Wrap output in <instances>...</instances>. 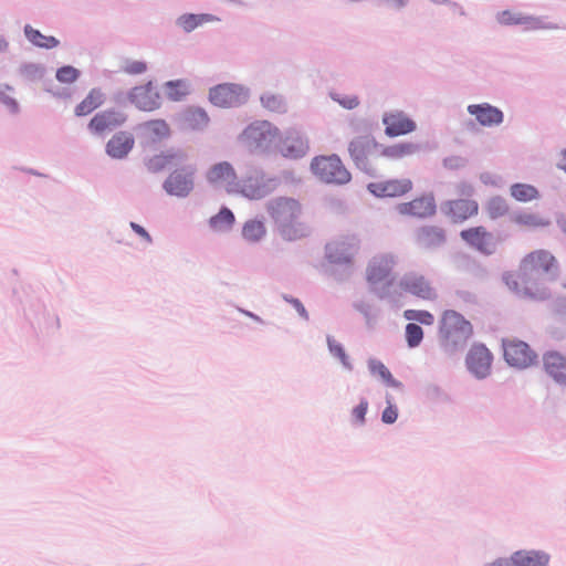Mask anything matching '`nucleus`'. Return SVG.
I'll use <instances>...</instances> for the list:
<instances>
[{
	"label": "nucleus",
	"instance_id": "47",
	"mask_svg": "<svg viewBox=\"0 0 566 566\" xmlns=\"http://www.w3.org/2000/svg\"><path fill=\"white\" fill-rule=\"evenodd\" d=\"M422 338H423V331L419 325H417L415 323L407 324L406 340H407L409 347H417L418 345H420Z\"/></svg>",
	"mask_w": 566,
	"mask_h": 566
},
{
	"label": "nucleus",
	"instance_id": "50",
	"mask_svg": "<svg viewBox=\"0 0 566 566\" xmlns=\"http://www.w3.org/2000/svg\"><path fill=\"white\" fill-rule=\"evenodd\" d=\"M387 403H388V406L382 411L381 420L385 423H389L390 424V423H394L397 420L398 410H397L396 406L392 405L390 397H387Z\"/></svg>",
	"mask_w": 566,
	"mask_h": 566
},
{
	"label": "nucleus",
	"instance_id": "25",
	"mask_svg": "<svg viewBox=\"0 0 566 566\" xmlns=\"http://www.w3.org/2000/svg\"><path fill=\"white\" fill-rule=\"evenodd\" d=\"M419 150V146L410 142H401L392 145L380 144L379 160L387 159L390 161L402 160L415 155Z\"/></svg>",
	"mask_w": 566,
	"mask_h": 566
},
{
	"label": "nucleus",
	"instance_id": "42",
	"mask_svg": "<svg viewBox=\"0 0 566 566\" xmlns=\"http://www.w3.org/2000/svg\"><path fill=\"white\" fill-rule=\"evenodd\" d=\"M234 222V216L228 208H222L218 214L210 219V226L214 230L230 228Z\"/></svg>",
	"mask_w": 566,
	"mask_h": 566
},
{
	"label": "nucleus",
	"instance_id": "9",
	"mask_svg": "<svg viewBox=\"0 0 566 566\" xmlns=\"http://www.w3.org/2000/svg\"><path fill=\"white\" fill-rule=\"evenodd\" d=\"M277 185L275 178H266L263 174H256L244 178L241 182L238 180V189L234 193H240L251 200H260L272 193Z\"/></svg>",
	"mask_w": 566,
	"mask_h": 566
},
{
	"label": "nucleus",
	"instance_id": "19",
	"mask_svg": "<svg viewBox=\"0 0 566 566\" xmlns=\"http://www.w3.org/2000/svg\"><path fill=\"white\" fill-rule=\"evenodd\" d=\"M382 124L385 125V134L388 137L410 134L416 130L417 127L411 118L399 111L386 113L382 116Z\"/></svg>",
	"mask_w": 566,
	"mask_h": 566
},
{
	"label": "nucleus",
	"instance_id": "34",
	"mask_svg": "<svg viewBox=\"0 0 566 566\" xmlns=\"http://www.w3.org/2000/svg\"><path fill=\"white\" fill-rule=\"evenodd\" d=\"M146 136L153 142H160L170 136V127L164 119H153L143 124Z\"/></svg>",
	"mask_w": 566,
	"mask_h": 566
},
{
	"label": "nucleus",
	"instance_id": "49",
	"mask_svg": "<svg viewBox=\"0 0 566 566\" xmlns=\"http://www.w3.org/2000/svg\"><path fill=\"white\" fill-rule=\"evenodd\" d=\"M327 344H328L329 352L335 357H337L345 367L350 368L348 357H347L343 346L338 342H336L333 337H327Z\"/></svg>",
	"mask_w": 566,
	"mask_h": 566
},
{
	"label": "nucleus",
	"instance_id": "26",
	"mask_svg": "<svg viewBox=\"0 0 566 566\" xmlns=\"http://www.w3.org/2000/svg\"><path fill=\"white\" fill-rule=\"evenodd\" d=\"M186 158L187 155L181 150H168L149 158L146 166L149 171L159 172L166 168L181 165Z\"/></svg>",
	"mask_w": 566,
	"mask_h": 566
},
{
	"label": "nucleus",
	"instance_id": "7",
	"mask_svg": "<svg viewBox=\"0 0 566 566\" xmlns=\"http://www.w3.org/2000/svg\"><path fill=\"white\" fill-rule=\"evenodd\" d=\"M503 353L505 361L520 369L527 368L537 360L536 353L528 344L516 338L503 339Z\"/></svg>",
	"mask_w": 566,
	"mask_h": 566
},
{
	"label": "nucleus",
	"instance_id": "13",
	"mask_svg": "<svg viewBox=\"0 0 566 566\" xmlns=\"http://www.w3.org/2000/svg\"><path fill=\"white\" fill-rule=\"evenodd\" d=\"M399 287L416 297L432 301L437 297V292L431 282L417 272L406 273L399 281Z\"/></svg>",
	"mask_w": 566,
	"mask_h": 566
},
{
	"label": "nucleus",
	"instance_id": "8",
	"mask_svg": "<svg viewBox=\"0 0 566 566\" xmlns=\"http://www.w3.org/2000/svg\"><path fill=\"white\" fill-rule=\"evenodd\" d=\"M195 174V166L182 165L169 174L164 182V189L171 196L187 197L193 190Z\"/></svg>",
	"mask_w": 566,
	"mask_h": 566
},
{
	"label": "nucleus",
	"instance_id": "24",
	"mask_svg": "<svg viewBox=\"0 0 566 566\" xmlns=\"http://www.w3.org/2000/svg\"><path fill=\"white\" fill-rule=\"evenodd\" d=\"M543 369L548 377L559 385H566V356L557 350L543 355Z\"/></svg>",
	"mask_w": 566,
	"mask_h": 566
},
{
	"label": "nucleus",
	"instance_id": "5",
	"mask_svg": "<svg viewBox=\"0 0 566 566\" xmlns=\"http://www.w3.org/2000/svg\"><path fill=\"white\" fill-rule=\"evenodd\" d=\"M313 174L323 182L345 185L352 176L337 155L317 156L311 163Z\"/></svg>",
	"mask_w": 566,
	"mask_h": 566
},
{
	"label": "nucleus",
	"instance_id": "56",
	"mask_svg": "<svg viewBox=\"0 0 566 566\" xmlns=\"http://www.w3.org/2000/svg\"><path fill=\"white\" fill-rule=\"evenodd\" d=\"M559 167L566 171V149L562 153V163Z\"/></svg>",
	"mask_w": 566,
	"mask_h": 566
},
{
	"label": "nucleus",
	"instance_id": "54",
	"mask_svg": "<svg viewBox=\"0 0 566 566\" xmlns=\"http://www.w3.org/2000/svg\"><path fill=\"white\" fill-rule=\"evenodd\" d=\"M291 303L293 304V306L295 307V310L302 317H304L305 319L308 318V314H307L305 307L298 300L293 298V300H291Z\"/></svg>",
	"mask_w": 566,
	"mask_h": 566
},
{
	"label": "nucleus",
	"instance_id": "16",
	"mask_svg": "<svg viewBox=\"0 0 566 566\" xmlns=\"http://www.w3.org/2000/svg\"><path fill=\"white\" fill-rule=\"evenodd\" d=\"M368 190L376 197H401L412 189V181L409 178L388 179L370 182Z\"/></svg>",
	"mask_w": 566,
	"mask_h": 566
},
{
	"label": "nucleus",
	"instance_id": "29",
	"mask_svg": "<svg viewBox=\"0 0 566 566\" xmlns=\"http://www.w3.org/2000/svg\"><path fill=\"white\" fill-rule=\"evenodd\" d=\"M417 241L423 249H436L444 243L446 233L444 230L440 227L426 226L419 229Z\"/></svg>",
	"mask_w": 566,
	"mask_h": 566
},
{
	"label": "nucleus",
	"instance_id": "38",
	"mask_svg": "<svg viewBox=\"0 0 566 566\" xmlns=\"http://www.w3.org/2000/svg\"><path fill=\"white\" fill-rule=\"evenodd\" d=\"M511 196L522 202L532 201L538 197V190L527 184H514L510 188Z\"/></svg>",
	"mask_w": 566,
	"mask_h": 566
},
{
	"label": "nucleus",
	"instance_id": "55",
	"mask_svg": "<svg viewBox=\"0 0 566 566\" xmlns=\"http://www.w3.org/2000/svg\"><path fill=\"white\" fill-rule=\"evenodd\" d=\"M388 3L396 8H401L406 4V0H387Z\"/></svg>",
	"mask_w": 566,
	"mask_h": 566
},
{
	"label": "nucleus",
	"instance_id": "30",
	"mask_svg": "<svg viewBox=\"0 0 566 566\" xmlns=\"http://www.w3.org/2000/svg\"><path fill=\"white\" fill-rule=\"evenodd\" d=\"M511 222L521 229H538L549 226V220L532 211H520L511 217Z\"/></svg>",
	"mask_w": 566,
	"mask_h": 566
},
{
	"label": "nucleus",
	"instance_id": "51",
	"mask_svg": "<svg viewBox=\"0 0 566 566\" xmlns=\"http://www.w3.org/2000/svg\"><path fill=\"white\" fill-rule=\"evenodd\" d=\"M332 98L338 102L343 107L353 109L359 105L357 96H340L339 94L333 93Z\"/></svg>",
	"mask_w": 566,
	"mask_h": 566
},
{
	"label": "nucleus",
	"instance_id": "10",
	"mask_svg": "<svg viewBox=\"0 0 566 566\" xmlns=\"http://www.w3.org/2000/svg\"><path fill=\"white\" fill-rule=\"evenodd\" d=\"M241 137L251 148H264L276 140L279 129L266 120L256 122L248 126Z\"/></svg>",
	"mask_w": 566,
	"mask_h": 566
},
{
	"label": "nucleus",
	"instance_id": "2",
	"mask_svg": "<svg viewBox=\"0 0 566 566\" xmlns=\"http://www.w3.org/2000/svg\"><path fill=\"white\" fill-rule=\"evenodd\" d=\"M266 209L285 240H297L308 233L307 227L301 221L302 207L297 200L280 197L271 200Z\"/></svg>",
	"mask_w": 566,
	"mask_h": 566
},
{
	"label": "nucleus",
	"instance_id": "31",
	"mask_svg": "<svg viewBox=\"0 0 566 566\" xmlns=\"http://www.w3.org/2000/svg\"><path fill=\"white\" fill-rule=\"evenodd\" d=\"M104 102V94L98 88H93L86 97L75 107V115L86 116L98 108Z\"/></svg>",
	"mask_w": 566,
	"mask_h": 566
},
{
	"label": "nucleus",
	"instance_id": "21",
	"mask_svg": "<svg viewBox=\"0 0 566 566\" xmlns=\"http://www.w3.org/2000/svg\"><path fill=\"white\" fill-rule=\"evenodd\" d=\"M444 212L453 222H463L479 213V203L473 199H454L444 205Z\"/></svg>",
	"mask_w": 566,
	"mask_h": 566
},
{
	"label": "nucleus",
	"instance_id": "3",
	"mask_svg": "<svg viewBox=\"0 0 566 566\" xmlns=\"http://www.w3.org/2000/svg\"><path fill=\"white\" fill-rule=\"evenodd\" d=\"M473 335L472 324L460 313L447 310L442 313L439 337L443 349L452 354L462 348Z\"/></svg>",
	"mask_w": 566,
	"mask_h": 566
},
{
	"label": "nucleus",
	"instance_id": "17",
	"mask_svg": "<svg viewBox=\"0 0 566 566\" xmlns=\"http://www.w3.org/2000/svg\"><path fill=\"white\" fill-rule=\"evenodd\" d=\"M130 102L139 109L151 112L160 106V95L153 86V82L135 86L129 92Z\"/></svg>",
	"mask_w": 566,
	"mask_h": 566
},
{
	"label": "nucleus",
	"instance_id": "43",
	"mask_svg": "<svg viewBox=\"0 0 566 566\" xmlns=\"http://www.w3.org/2000/svg\"><path fill=\"white\" fill-rule=\"evenodd\" d=\"M148 70L147 62L143 60L126 59L120 65V72L127 75H140Z\"/></svg>",
	"mask_w": 566,
	"mask_h": 566
},
{
	"label": "nucleus",
	"instance_id": "18",
	"mask_svg": "<svg viewBox=\"0 0 566 566\" xmlns=\"http://www.w3.org/2000/svg\"><path fill=\"white\" fill-rule=\"evenodd\" d=\"M492 354L484 345H474L467 356V366L479 378L490 374Z\"/></svg>",
	"mask_w": 566,
	"mask_h": 566
},
{
	"label": "nucleus",
	"instance_id": "46",
	"mask_svg": "<svg viewBox=\"0 0 566 566\" xmlns=\"http://www.w3.org/2000/svg\"><path fill=\"white\" fill-rule=\"evenodd\" d=\"M403 317L407 321H416L423 325H432L434 323L433 315L428 311L406 310Z\"/></svg>",
	"mask_w": 566,
	"mask_h": 566
},
{
	"label": "nucleus",
	"instance_id": "57",
	"mask_svg": "<svg viewBox=\"0 0 566 566\" xmlns=\"http://www.w3.org/2000/svg\"><path fill=\"white\" fill-rule=\"evenodd\" d=\"M8 104L10 105L12 112H18V104L15 101L11 99Z\"/></svg>",
	"mask_w": 566,
	"mask_h": 566
},
{
	"label": "nucleus",
	"instance_id": "27",
	"mask_svg": "<svg viewBox=\"0 0 566 566\" xmlns=\"http://www.w3.org/2000/svg\"><path fill=\"white\" fill-rule=\"evenodd\" d=\"M468 112L475 116L482 126L499 125L503 122L502 111L488 103L469 105Z\"/></svg>",
	"mask_w": 566,
	"mask_h": 566
},
{
	"label": "nucleus",
	"instance_id": "52",
	"mask_svg": "<svg viewBox=\"0 0 566 566\" xmlns=\"http://www.w3.org/2000/svg\"><path fill=\"white\" fill-rule=\"evenodd\" d=\"M367 409H368L367 400H361L359 402V405L353 409V412H352L353 417L359 424H363L365 422V416L367 413Z\"/></svg>",
	"mask_w": 566,
	"mask_h": 566
},
{
	"label": "nucleus",
	"instance_id": "45",
	"mask_svg": "<svg viewBox=\"0 0 566 566\" xmlns=\"http://www.w3.org/2000/svg\"><path fill=\"white\" fill-rule=\"evenodd\" d=\"M531 17H525L520 13H514L512 11L505 10L499 13L497 21L501 24L511 25V24H526L531 22Z\"/></svg>",
	"mask_w": 566,
	"mask_h": 566
},
{
	"label": "nucleus",
	"instance_id": "37",
	"mask_svg": "<svg viewBox=\"0 0 566 566\" xmlns=\"http://www.w3.org/2000/svg\"><path fill=\"white\" fill-rule=\"evenodd\" d=\"M24 34L27 39L35 46L42 49H53L59 45V40L51 35H44L39 30L33 29L31 25L24 27Z\"/></svg>",
	"mask_w": 566,
	"mask_h": 566
},
{
	"label": "nucleus",
	"instance_id": "32",
	"mask_svg": "<svg viewBox=\"0 0 566 566\" xmlns=\"http://www.w3.org/2000/svg\"><path fill=\"white\" fill-rule=\"evenodd\" d=\"M548 556L539 552H516L512 556L515 566H548Z\"/></svg>",
	"mask_w": 566,
	"mask_h": 566
},
{
	"label": "nucleus",
	"instance_id": "33",
	"mask_svg": "<svg viewBox=\"0 0 566 566\" xmlns=\"http://www.w3.org/2000/svg\"><path fill=\"white\" fill-rule=\"evenodd\" d=\"M208 122L207 113L200 107H188L182 114L184 126L188 129H201Z\"/></svg>",
	"mask_w": 566,
	"mask_h": 566
},
{
	"label": "nucleus",
	"instance_id": "6",
	"mask_svg": "<svg viewBox=\"0 0 566 566\" xmlns=\"http://www.w3.org/2000/svg\"><path fill=\"white\" fill-rule=\"evenodd\" d=\"M397 265V256L392 253L375 255L366 268V280L371 285H391L394 282V270Z\"/></svg>",
	"mask_w": 566,
	"mask_h": 566
},
{
	"label": "nucleus",
	"instance_id": "41",
	"mask_svg": "<svg viewBox=\"0 0 566 566\" xmlns=\"http://www.w3.org/2000/svg\"><path fill=\"white\" fill-rule=\"evenodd\" d=\"M368 368L373 375L379 376L388 385H390L392 387L401 386V384L392 377L391 373L388 370V368L381 361H379L377 359H369Z\"/></svg>",
	"mask_w": 566,
	"mask_h": 566
},
{
	"label": "nucleus",
	"instance_id": "11",
	"mask_svg": "<svg viewBox=\"0 0 566 566\" xmlns=\"http://www.w3.org/2000/svg\"><path fill=\"white\" fill-rule=\"evenodd\" d=\"M209 98L216 106L234 107L248 99V92L238 84H219L210 90Z\"/></svg>",
	"mask_w": 566,
	"mask_h": 566
},
{
	"label": "nucleus",
	"instance_id": "4",
	"mask_svg": "<svg viewBox=\"0 0 566 566\" xmlns=\"http://www.w3.org/2000/svg\"><path fill=\"white\" fill-rule=\"evenodd\" d=\"M380 143L370 135L358 136L348 145V153L356 167L371 171L379 161Z\"/></svg>",
	"mask_w": 566,
	"mask_h": 566
},
{
	"label": "nucleus",
	"instance_id": "1",
	"mask_svg": "<svg viewBox=\"0 0 566 566\" xmlns=\"http://www.w3.org/2000/svg\"><path fill=\"white\" fill-rule=\"evenodd\" d=\"M558 268V261L551 251L536 249L521 259L517 272L504 273L503 282L511 292L520 297L544 300L549 293L543 279L545 276L554 277Z\"/></svg>",
	"mask_w": 566,
	"mask_h": 566
},
{
	"label": "nucleus",
	"instance_id": "28",
	"mask_svg": "<svg viewBox=\"0 0 566 566\" xmlns=\"http://www.w3.org/2000/svg\"><path fill=\"white\" fill-rule=\"evenodd\" d=\"M135 144L134 137L127 132L115 134L106 144V153L112 158L122 159L128 155Z\"/></svg>",
	"mask_w": 566,
	"mask_h": 566
},
{
	"label": "nucleus",
	"instance_id": "14",
	"mask_svg": "<svg viewBox=\"0 0 566 566\" xmlns=\"http://www.w3.org/2000/svg\"><path fill=\"white\" fill-rule=\"evenodd\" d=\"M206 178L210 185L224 188L229 193H233L238 189L237 172L227 161L211 166L206 172Z\"/></svg>",
	"mask_w": 566,
	"mask_h": 566
},
{
	"label": "nucleus",
	"instance_id": "40",
	"mask_svg": "<svg viewBox=\"0 0 566 566\" xmlns=\"http://www.w3.org/2000/svg\"><path fill=\"white\" fill-rule=\"evenodd\" d=\"M242 235L250 242H256L265 235V227L262 221L250 220L245 222L242 229Z\"/></svg>",
	"mask_w": 566,
	"mask_h": 566
},
{
	"label": "nucleus",
	"instance_id": "58",
	"mask_svg": "<svg viewBox=\"0 0 566 566\" xmlns=\"http://www.w3.org/2000/svg\"><path fill=\"white\" fill-rule=\"evenodd\" d=\"M565 287H566V283H565Z\"/></svg>",
	"mask_w": 566,
	"mask_h": 566
},
{
	"label": "nucleus",
	"instance_id": "12",
	"mask_svg": "<svg viewBox=\"0 0 566 566\" xmlns=\"http://www.w3.org/2000/svg\"><path fill=\"white\" fill-rule=\"evenodd\" d=\"M395 209L401 217L424 219L430 218L436 213L437 206L433 195L426 193L416 197L410 201L400 202Z\"/></svg>",
	"mask_w": 566,
	"mask_h": 566
},
{
	"label": "nucleus",
	"instance_id": "35",
	"mask_svg": "<svg viewBox=\"0 0 566 566\" xmlns=\"http://www.w3.org/2000/svg\"><path fill=\"white\" fill-rule=\"evenodd\" d=\"M216 20H217L216 17H213L211 14H207V13H201V14L187 13V14H182L178 18L177 24L184 31L191 32L196 28H198L205 23L213 22Z\"/></svg>",
	"mask_w": 566,
	"mask_h": 566
},
{
	"label": "nucleus",
	"instance_id": "20",
	"mask_svg": "<svg viewBox=\"0 0 566 566\" xmlns=\"http://www.w3.org/2000/svg\"><path fill=\"white\" fill-rule=\"evenodd\" d=\"M460 237L467 244L482 253L490 254L494 250L493 235L482 226L462 230Z\"/></svg>",
	"mask_w": 566,
	"mask_h": 566
},
{
	"label": "nucleus",
	"instance_id": "39",
	"mask_svg": "<svg viewBox=\"0 0 566 566\" xmlns=\"http://www.w3.org/2000/svg\"><path fill=\"white\" fill-rule=\"evenodd\" d=\"M509 210L506 200L499 196L490 198L485 205L486 214L492 220L504 217Z\"/></svg>",
	"mask_w": 566,
	"mask_h": 566
},
{
	"label": "nucleus",
	"instance_id": "36",
	"mask_svg": "<svg viewBox=\"0 0 566 566\" xmlns=\"http://www.w3.org/2000/svg\"><path fill=\"white\" fill-rule=\"evenodd\" d=\"M164 88L166 97L172 102H179L190 93V85L186 80L168 81Z\"/></svg>",
	"mask_w": 566,
	"mask_h": 566
},
{
	"label": "nucleus",
	"instance_id": "22",
	"mask_svg": "<svg viewBox=\"0 0 566 566\" xmlns=\"http://www.w3.org/2000/svg\"><path fill=\"white\" fill-rule=\"evenodd\" d=\"M308 143L306 138L296 130H291L280 140L279 151L286 158L297 159L306 155Z\"/></svg>",
	"mask_w": 566,
	"mask_h": 566
},
{
	"label": "nucleus",
	"instance_id": "44",
	"mask_svg": "<svg viewBox=\"0 0 566 566\" xmlns=\"http://www.w3.org/2000/svg\"><path fill=\"white\" fill-rule=\"evenodd\" d=\"M261 103L266 109L274 113H283L286 111L285 103L282 97L272 93L262 95Z\"/></svg>",
	"mask_w": 566,
	"mask_h": 566
},
{
	"label": "nucleus",
	"instance_id": "53",
	"mask_svg": "<svg viewBox=\"0 0 566 566\" xmlns=\"http://www.w3.org/2000/svg\"><path fill=\"white\" fill-rule=\"evenodd\" d=\"M130 227L132 229L137 233L139 234L140 237H143L147 242H151V238L150 235L148 234V232L139 224L135 223V222H132L130 223Z\"/></svg>",
	"mask_w": 566,
	"mask_h": 566
},
{
	"label": "nucleus",
	"instance_id": "23",
	"mask_svg": "<svg viewBox=\"0 0 566 566\" xmlns=\"http://www.w3.org/2000/svg\"><path fill=\"white\" fill-rule=\"evenodd\" d=\"M358 250V240L353 238L328 244L326 253L333 263H352Z\"/></svg>",
	"mask_w": 566,
	"mask_h": 566
},
{
	"label": "nucleus",
	"instance_id": "15",
	"mask_svg": "<svg viewBox=\"0 0 566 566\" xmlns=\"http://www.w3.org/2000/svg\"><path fill=\"white\" fill-rule=\"evenodd\" d=\"M126 119L127 117L123 112L106 109L95 114L87 127L93 135L102 136L122 126Z\"/></svg>",
	"mask_w": 566,
	"mask_h": 566
},
{
	"label": "nucleus",
	"instance_id": "48",
	"mask_svg": "<svg viewBox=\"0 0 566 566\" xmlns=\"http://www.w3.org/2000/svg\"><path fill=\"white\" fill-rule=\"evenodd\" d=\"M78 76H80L78 70H76L75 67H73L71 65L62 66L56 72V78L61 83H66V84L73 83L77 80Z\"/></svg>",
	"mask_w": 566,
	"mask_h": 566
}]
</instances>
